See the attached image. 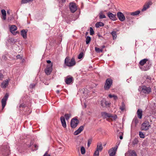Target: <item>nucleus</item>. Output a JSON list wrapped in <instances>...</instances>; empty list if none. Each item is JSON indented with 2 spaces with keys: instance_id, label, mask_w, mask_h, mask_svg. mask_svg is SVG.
Wrapping results in <instances>:
<instances>
[{
  "instance_id": "obj_1",
  "label": "nucleus",
  "mask_w": 156,
  "mask_h": 156,
  "mask_svg": "<svg viewBox=\"0 0 156 156\" xmlns=\"http://www.w3.org/2000/svg\"><path fill=\"white\" fill-rule=\"evenodd\" d=\"M76 63L75 59L72 58L70 59L69 57H66L65 60V64L68 66H74Z\"/></svg>"
},
{
  "instance_id": "obj_2",
  "label": "nucleus",
  "mask_w": 156,
  "mask_h": 156,
  "mask_svg": "<svg viewBox=\"0 0 156 156\" xmlns=\"http://www.w3.org/2000/svg\"><path fill=\"white\" fill-rule=\"evenodd\" d=\"M139 90L141 93L148 94L151 92V89L150 87H147L145 86L140 87Z\"/></svg>"
},
{
  "instance_id": "obj_3",
  "label": "nucleus",
  "mask_w": 156,
  "mask_h": 156,
  "mask_svg": "<svg viewBox=\"0 0 156 156\" xmlns=\"http://www.w3.org/2000/svg\"><path fill=\"white\" fill-rule=\"evenodd\" d=\"M147 59H144L142 60H141L140 62V68L142 70L146 71L147 70L149 69V66H147L146 67L143 66V65H144L147 61Z\"/></svg>"
},
{
  "instance_id": "obj_4",
  "label": "nucleus",
  "mask_w": 156,
  "mask_h": 156,
  "mask_svg": "<svg viewBox=\"0 0 156 156\" xmlns=\"http://www.w3.org/2000/svg\"><path fill=\"white\" fill-rule=\"evenodd\" d=\"M120 143L117 144L116 146L114 147H112L111 149L108 151L109 156H115L116 151L118 147V146L119 145Z\"/></svg>"
},
{
  "instance_id": "obj_5",
  "label": "nucleus",
  "mask_w": 156,
  "mask_h": 156,
  "mask_svg": "<svg viewBox=\"0 0 156 156\" xmlns=\"http://www.w3.org/2000/svg\"><path fill=\"white\" fill-rule=\"evenodd\" d=\"M112 80L111 79H108L106 81V82L104 86L105 90H108L110 88L112 84Z\"/></svg>"
},
{
  "instance_id": "obj_6",
  "label": "nucleus",
  "mask_w": 156,
  "mask_h": 156,
  "mask_svg": "<svg viewBox=\"0 0 156 156\" xmlns=\"http://www.w3.org/2000/svg\"><path fill=\"white\" fill-rule=\"evenodd\" d=\"M150 126L149 122L146 121L142 124L141 129L143 130H147L149 129Z\"/></svg>"
},
{
  "instance_id": "obj_7",
  "label": "nucleus",
  "mask_w": 156,
  "mask_h": 156,
  "mask_svg": "<svg viewBox=\"0 0 156 156\" xmlns=\"http://www.w3.org/2000/svg\"><path fill=\"white\" fill-rule=\"evenodd\" d=\"M79 123V121L78 119H71L70 125L73 128L76 127Z\"/></svg>"
},
{
  "instance_id": "obj_8",
  "label": "nucleus",
  "mask_w": 156,
  "mask_h": 156,
  "mask_svg": "<svg viewBox=\"0 0 156 156\" xmlns=\"http://www.w3.org/2000/svg\"><path fill=\"white\" fill-rule=\"evenodd\" d=\"M53 64H48L47 65L46 69L45 70V73L48 75L50 74L52 70V66Z\"/></svg>"
},
{
  "instance_id": "obj_9",
  "label": "nucleus",
  "mask_w": 156,
  "mask_h": 156,
  "mask_svg": "<svg viewBox=\"0 0 156 156\" xmlns=\"http://www.w3.org/2000/svg\"><path fill=\"white\" fill-rule=\"evenodd\" d=\"M9 97V95L8 94H6L4 97L2 99L1 102L2 104V109L4 108L6 104V101Z\"/></svg>"
},
{
  "instance_id": "obj_10",
  "label": "nucleus",
  "mask_w": 156,
  "mask_h": 156,
  "mask_svg": "<svg viewBox=\"0 0 156 156\" xmlns=\"http://www.w3.org/2000/svg\"><path fill=\"white\" fill-rule=\"evenodd\" d=\"M69 8L71 11L73 13L77 10V7L76 5L73 3H71L69 5Z\"/></svg>"
},
{
  "instance_id": "obj_11",
  "label": "nucleus",
  "mask_w": 156,
  "mask_h": 156,
  "mask_svg": "<svg viewBox=\"0 0 156 156\" xmlns=\"http://www.w3.org/2000/svg\"><path fill=\"white\" fill-rule=\"evenodd\" d=\"M117 16L120 20L123 21L125 20V18L123 14L120 12H119L117 14Z\"/></svg>"
},
{
  "instance_id": "obj_12",
  "label": "nucleus",
  "mask_w": 156,
  "mask_h": 156,
  "mask_svg": "<svg viewBox=\"0 0 156 156\" xmlns=\"http://www.w3.org/2000/svg\"><path fill=\"white\" fill-rule=\"evenodd\" d=\"M152 3L151 2H147L144 6L143 8L142 9V11H144L146 10L147 9L149 8L150 6L151 5Z\"/></svg>"
},
{
  "instance_id": "obj_13",
  "label": "nucleus",
  "mask_w": 156,
  "mask_h": 156,
  "mask_svg": "<svg viewBox=\"0 0 156 156\" xmlns=\"http://www.w3.org/2000/svg\"><path fill=\"white\" fill-rule=\"evenodd\" d=\"M108 15L110 19L113 20H116V18L115 15H114L111 12H108Z\"/></svg>"
},
{
  "instance_id": "obj_14",
  "label": "nucleus",
  "mask_w": 156,
  "mask_h": 156,
  "mask_svg": "<svg viewBox=\"0 0 156 156\" xmlns=\"http://www.w3.org/2000/svg\"><path fill=\"white\" fill-rule=\"evenodd\" d=\"M73 78L69 76H68L65 80V82L67 84H69L72 82Z\"/></svg>"
},
{
  "instance_id": "obj_15",
  "label": "nucleus",
  "mask_w": 156,
  "mask_h": 156,
  "mask_svg": "<svg viewBox=\"0 0 156 156\" xmlns=\"http://www.w3.org/2000/svg\"><path fill=\"white\" fill-rule=\"evenodd\" d=\"M60 119L62 126L64 128H66V125L64 117L61 116L60 118Z\"/></svg>"
},
{
  "instance_id": "obj_16",
  "label": "nucleus",
  "mask_w": 156,
  "mask_h": 156,
  "mask_svg": "<svg viewBox=\"0 0 156 156\" xmlns=\"http://www.w3.org/2000/svg\"><path fill=\"white\" fill-rule=\"evenodd\" d=\"M17 29L16 26L15 25L11 26L10 27V31L14 35H15V31Z\"/></svg>"
},
{
  "instance_id": "obj_17",
  "label": "nucleus",
  "mask_w": 156,
  "mask_h": 156,
  "mask_svg": "<svg viewBox=\"0 0 156 156\" xmlns=\"http://www.w3.org/2000/svg\"><path fill=\"white\" fill-rule=\"evenodd\" d=\"M101 115L104 118H110L112 117V115L111 114H109L105 112H102Z\"/></svg>"
},
{
  "instance_id": "obj_18",
  "label": "nucleus",
  "mask_w": 156,
  "mask_h": 156,
  "mask_svg": "<svg viewBox=\"0 0 156 156\" xmlns=\"http://www.w3.org/2000/svg\"><path fill=\"white\" fill-rule=\"evenodd\" d=\"M27 30H23L21 31V34L24 38H27Z\"/></svg>"
},
{
  "instance_id": "obj_19",
  "label": "nucleus",
  "mask_w": 156,
  "mask_h": 156,
  "mask_svg": "<svg viewBox=\"0 0 156 156\" xmlns=\"http://www.w3.org/2000/svg\"><path fill=\"white\" fill-rule=\"evenodd\" d=\"M102 149L103 147L101 143L100 142L98 143L96 151H98L99 152V151H102Z\"/></svg>"
},
{
  "instance_id": "obj_20",
  "label": "nucleus",
  "mask_w": 156,
  "mask_h": 156,
  "mask_svg": "<svg viewBox=\"0 0 156 156\" xmlns=\"http://www.w3.org/2000/svg\"><path fill=\"white\" fill-rule=\"evenodd\" d=\"M1 12L2 14V19L5 20L6 19V12L5 10L4 9H2L1 11Z\"/></svg>"
},
{
  "instance_id": "obj_21",
  "label": "nucleus",
  "mask_w": 156,
  "mask_h": 156,
  "mask_svg": "<svg viewBox=\"0 0 156 156\" xmlns=\"http://www.w3.org/2000/svg\"><path fill=\"white\" fill-rule=\"evenodd\" d=\"M83 126H81L77 130L75 131L74 134L75 135H78L83 130Z\"/></svg>"
},
{
  "instance_id": "obj_22",
  "label": "nucleus",
  "mask_w": 156,
  "mask_h": 156,
  "mask_svg": "<svg viewBox=\"0 0 156 156\" xmlns=\"http://www.w3.org/2000/svg\"><path fill=\"white\" fill-rule=\"evenodd\" d=\"M126 155H128V156H136L135 153L132 151H129L126 153Z\"/></svg>"
},
{
  "instance_id": "obj_23",
  "label": "nucleus",
  "mask_w": 156,
  "mask_h": 156,
  "mask_svg": "<svg viewBox=\"0 0 156 156\" xmlns=\"http://www.w3.org/2000/svg\"><path fill=\"white\" fill-rule=\"evenodd\" d=\"M9 81L7 80L3 81L1 84V86L3 88H5L8 85Z\"/></svg>"
},
{
  "instance_id": "obj_24",
  "label": "nucleus",
  "mask_w": 156,
  "mask_h": 156,
  "mask_svg": "<svg viewBox=\"0 0 156 156\" xmlns=\"http://www.w3.org/2000/svg\"><path fill=\"white\" fill-rule=\"evenodd\" d=\"M142 111L141 109H138L137 110V113L138 117L141 119L142 117Z\"/></svg>"
},
{
  "instance_id": "obj_25",
  "label": "nucleus",
  "mask_w": 156,
  "mask_h": 156,
  "mask_svg": "<svg viewBox=\"0 0 156 156\" xmlns=\"http://www.w3.org/2000/svg\"><path fill=\"white\" fill-rule=\"evenodd\" d=\"M104 26V24L101 22H97L95 24L96 27L98 28L100 27H102Z\"/></svg>"
},
{
  "instance_id": "obj_26",
  "label": "nucleus",
  "mask_w": 156,
  "mask_h": 156,
  "mask_svg": "<svg viewBox=\"0 0 156 156\" xmlns=\"http://www.w3.org/2000/svg\"><path fill=\"white\" fill-rule=\"evenodd\" d=\"M120 109L122 111H123L125 109V105L124 102H122L121 106L120 107Z\"/></svg>"
},
{
  "instance_id": "obj_27",
  "label": "nucleus",
  "mask_w": 156,
  "mask_h": 156,
  "mask_svg": "<svg viewBox=\"0 0 156 156\" xmlns=\"http://www.w3.org/2000/svg\"><path fill=\"white\" fill-rule=\"evenodd\" d=\"M99 17L100 19L106 18V16L103 14V12L101 11L99 14Z\"/></svg>"
},
{
  "instance_id": "obj_28",
  "label": "nucleus",
  "mask_w": 156,
  "mask_h": 156,
  "mask_svg": "<svg viewBox=\"0 0 156 156\" xmlns=\"http://www.w3.org/2000/svg\"><path fill=\"white\" fill-rule=\"evenodd\" d=\"M108 97L111 98H113L114 100H116L118 99L117 96L114 94L112 95L109 94L108 95Z\"/></svg>"
},
{
  "instance_id": "obj_29",
  "label": "nucleus",
  "mask_w": 156,
  "mask_h": 156,
  "mask_svg": "<svg viewBox=\"0 0 156 156\" xmlns=\"http://www.w3.org/2000/svg\"><path fill=\"white\" fill-rule=\"evenodd\" d=\"M33 0H21V3L22 4H26L30 2H31Z\"/></svg>"
},
{
  "instance_id": "obj_30",
  "label": "nucleus",
  "mask_w": 156,
  "mask_h": 156,
  "mask_svg": "<svg viewBox=\"0 0 156 156\" xmlns=\"http://www.w3.org/2000/svg\"><path fill=\"white\" fill-rule=\"evenodd\" d=\"M80 152L82 154H84L85 153V149L84 147L82 146L80 148Z\"/></svg>"
},
{
  "instance_id": "obj_31",
  "label": "nucleus",
  "mask_w": 156,
  "mask_h": 156,
  "mask_svg": "<svg viewBox=\"0 0 156 156\" xmlns=\"http://www.w3.org/2000/svg\"><path fill=\"white\" fill-rule=\"evenodd\" d=\"M140 11H136L133 12L131 13L130 14L133 16H136L139 14Z\"/></svg>"
},
{
  "instance_id": "obj_32",
  "label": "nucleus",
  "mask_w": 156,
  "mask_h": 156,
  "mask_svg": "<svg viewBox=\"0 0 156 156\" xmlns=\"http://www.w3.org/2000/svg\"><path fill=\"white\" fill-rule=\"evenodd\" d=\"M65 118H66V119L67 120H68L71 117V114L70 113L66 114L65 115Z\"/></svg>"
},
{
  "instance_id": "obj_33",
  "label": "nucleus",
  "mask_w": 156,
  "mask_h": 156,
  "mask_svg": "<svg viewBox=\"0 0 156 156\" xmlns=\"http://www.w3.org/2000/svg\"><path fill=\"white\" fill-rule=\"evenodd\" d=\"M112 34L113 37V38L114 39H116L117 36L116 32L115 31H112Z\"/></svg>"
},
{
  "instance_id": "obj_34",
  "label": "nucleus",
  "mask_w": 156,
  "mask_h": 156,
  "mask_svg": "<svg viewBox=\"0 0 156 156\" xmlns=\"http://www.w3.org/2000/svg\"><path fill=\"white\" fill-rule=\"evenodd\" d=\"M90 35H92L94 34V31L93 28L90 27Z\"/></svg>"
},
{
  "instance_id": "obj_35",
  "label": "nucleus",
  "mask_w": 156,
  "mask_h": 156,
  "mask_svg": "<svg viewBox=\"0 0 156 156\" xmlns=\"http://www.w3.org/2000/svg\"><path fill=\"white\" fill-rule=\"evenodd\" d=\"M95 50L97 52H102V49H100L99 48L95 47Z\"/></svg>"
},
{
  "instance_id": "obj_36",
  "label": "nucleus",
  "mask_w": 156,
  "mask_h": 156,
  "mask_svg": "<svg viewBox=\"0 0 156 156\" xmlns=\"http://www.w3.org/2000/svg\"><path fill=\"white\" fill-rule=\"evenodd\" d=\"M83 56V53L82 52H81L78 55V58L79 59H81Z\"/></svg>"
},
{
  "instance_id": "obj_37",
  "label": "nucleus",
  "mask_w": 156,
  "mask_h": 156,
  "mask_svg": "<svg viewBox=\"0 0 156 156\" xmlns=\"http://www.w3.org/2000/svg\"><path fill=\"white\" fill-rule=\"evenodd\" d=\"M139 136L140 138H144L145 137L144 135L141 132H139Z\"/></svg>"
},
{
  "instance_id": "obj_38",
  "label": "nucleus",
  "mask_w": 156,
  "mask_h": 156,
  "mask_svg": "<svg viewBox=\"0 0 156 156\" xmlns=\"http://www.w3.org/2000/svg\"><path fill=\"white\" fill-rule=\"evenodd\" d=\"M123 133L122 132H120L119 133V137L121 140H122L123 138Z\"/></svg>"
},
{
  "instance_id": "obj_39",
  "label": "nucleus",
  "mask_w": 156,
  "mask_h": 156,
  "mask_svg": "<svg viewBox=\"0 0 156 156\" xmlns=\"http://www.w3.org/2000/svg\"><path fill=\"white\" fill-rule=\"evenodd\" d=\"M99 152L98 151H96L94 154V156H99Z\"/></svg>"
},
{
  "instance_id": "obj_40",
  "label": "nucleus",
  "mask_w": 156,
  "mask_h": 156,
  "mask_svg": "<svg viewBox=\"0 0 156 156\" xmlns=\"http://www.w3.org/2000/svg\"><path fill=\"white\" fill-rule=\"evenodd\" d=\"M92 141V137L90 138L89 139H88V147L91 144Z\"/></svg>"
},
{
  "instance_id": "obj_41",
  "label": "nucleus",
  "mask_w": 156,
  "mask_h": 156,
  "mask_svg": "<svg viewBox=\"0 0 156 156\" xmlns=\"http://www.w3.org/2000/svg\"><path fill=\"white\" fill-rule=\"evenodd\" d=\"M83 102L84 105V106H83V107L84 108H86L87 106V102L85 100V101H83Z\"/></svg>"
},
{
  "instance_id": "obj_42",
  "label": "nucleus",
  "mask_w": 156,
  "mask_h": 156,
  "mask_svg": "<svg viewBox=\"0 0 156 156\" xmlns=\"http://www.w3.org/2000/svg\"><path fill=\"white\" fill-rule=\"evenodd\" d=\"M111 117L112 118V120H115L117 119V116L116 115H113V116H112V117Z\"/></svg>"
},
{
  "instance_id": "obj_43",
  "label": "nucleus",
  "mask_w": 156,
  "mask_h": 156,
  "mask_svg": "<svg viewBox=\"0 0 156 156\" xmlns=\"http://www.w3.org/2000/svg\"><path fill=\"white\" fill-rule=\"evenodd\" d=\"M138 142V140L137 139L134 140L133 141V145H135L136 144H137Z\"/></svg>"
},
{
  "instance_id": "obj_44",
  "label": "nucleus",
  "mask_w": 156,
  "mask_h": 156,
  "mask_svg": "<svg viewBox=\"0 0 156 156\" xmlns=\"http://www.w3.org/2000/svg\"><path fill=\"white\" fill-rule=\"evenodd\" d=\"M105 100H102L101 102V105L102 106H104V103H105Z\"/></svg>"
},
{
  "instance_id": "obj_45",
  "label": "nucleus",
  "mask_w": 156,
  "mask_h": 156,
  "mask_svg": "<svg viewBox=\"0 0 156 156\" xmlns=\"http://www.w3.org/2000/svg\"><path fill=\"white\" fill-rule=\"evenodd\" d=\"M16 58L17 59H21L22 58L21 57L20 55H18L16 56Z\"/></svg>"
},
{
  "instance_id": "obj_46",
  "label": "nucleus",
  "mask_w": 156,
  "mask_h": 156,
  "mask_svg": "<svg viewBox=\"0 0 156 156\" xmlns=\"http://www.w3.org/2000/svg\"><path fill=\"white\" fill-rule=\"evenodd\" d=\"M47 62L49 64H52V63L51 62V61L50 60H47Z\"/></svg>"
},
{
  "instance_id": "obj_47",
  "label": "nucleus",
  "mask_w": 156,
  "mask_h": 156,
  "mask_svg": "<svg viewBox=\"0 0 156 156\" xmlns=\"http://www.w3.org/2000/svg\"><path fill=\"white\" fill-rule=\"evenodd\" d=\"M86 43L87 44H88V36L86 37Z\"/></svg>"
},
{
  "instance_id": "obj_48",
  "label": "nucleus",
  "mask_w": 156,
  "mask_h": 156,
  "mask_svg": "<svg viewBox=\"0 0 156 156\" xmlns=\"http://www.w3.org/2000/svg\"><path fill=\"white\" fill-rule=\"evenodd\" d=\"M105 105L107 106H108V105L109 104V103H108L106 101H105Z\"/></svg>"
},
{
  "instance_id": "obj_49",
  "label": "nucleus",
  "mask_w": 156,
  "mask_h": 156,
  "mask_svg": "<svg viewBox=\"0 0 156 156\" xmlns=\"http://www.w3.org/2000/svg\"><path fill=\"white\" fill-rule=\"evenodd\" d=\"M2 74L0 73V80H2Z\"/></svg>"
},
{
  "instance_id": "obj_50",
  "label": "nucleus",
  "mask_w": 156,
  "mask_h": 156,
  "mask_svg": "<svg viewBox=\"0 0 156 156\" xmlns=\"http://www.w3.org/2000/svg\"><path fill=\"white\" fill-rule=\"evenodd\" d=\"M24 106V104H22L20 105V107H23Z\"/></svg>"
},
{
  "instance_id": "obj_51",
  "label": "nucleus",
  "mask_w": 156,
  "mask_h": 156,
  "mask_svg": "<svg viewBox=\"0 0 156 156\" xmlns=\"http://www.w3.org/2000/svg\"><path fill=\"white\" fill-rule=\"evenodd\" d=\"M43 156H50V154H48L47 153H46L44 154Z\"/></svg>"
},
{
  "instance_id": "obj_52",
  "label": "nucleus",
  "mask_w": 156,
  "mask_h": 156,
  "mask_svg": "<svg viewBox=\"0 0 156 156\" xmlns=\"http://www.w3.org/2000/svg\"><path fill=\"white\" fill-rule=\"evenodd\" d=\"M91 41V38L90 37L88 36V44L89 43V42Z\"/></svg>"
},
{
  "instance_id": "obj_53",
  "label": "nucleus",
  "mask_w": 156,
  "mask_h": 156,
  "mask_svg": "<svg viewBox=\"0 0 156 156\" xmlns=\"http://www.w3.org/2000/svg\"><path fill=\"white\" fill-rule=\"evenodd\" d=\"M56 92L57 93H59V92H60V90H57L56 91Z\"/></svg>"
},
{
  "instance_id": "obj_54",
  "label": "nucleus",
  "mask_w": 156,
  "mask_h": 156,
  "mask_svg": "<svg viewBox=\"0 0 156 156\" xmlns=\"http://www.w3.org/2000/svg\"><path fill=\"white\" fill-rule=\"evenodd\" d=\"M34 147L35 148H37V146L36 145H35V146H34Z\"/></svg>"
},
{
  "instance_id": "obj_55",
  "label": "nucleus",
  "mask_w": 156,
  "mask_h": 156,
  "mask_svg": "<svg viewBox=\"0 0 156 156\" xmlns=\"http://www.w3.org/2000/svg\"><path fill=\"white\" fill-rule=\"evenodd\" d=\"M63 2H65V1H66V0H61Z\"/></svg>"
},
{
  "instance_id": "obj_56",
  "label": "nucleus",
  "mask_w": 156,
  "mask_h": 156,
  "mask_svg": "<svg viewBox=\"0 0 156 156\" xmlns=\"http://www.w3.org/2000/svg\"><path fill=\"white\" fill-rule=\"evenodd\" d=\"M93 86H94L93 87H95L96 86V85L95 84H94Z\"/></svg>"
},
{
  "instance_id": "obj_57",
  "label": "nucleus",
  "mask_w": 156,
  "mask_h": 156,
  "mask_svg": "<svg viewBox=\"0 0 156 156\" xmlns=\"http://www.w3.org/2000/svg\"><path fill=\"white\" fill-rule=\"evenodd\" d=\"M92 68V66H90L89 67V68Z\"/></svg>"
},
{
  "instance_id": "obj_58",
  "label": "nucleus",
  "mask_w": 156,
  "mask_h": 156,
  "mask_svg": "<svg viewBox=\"0 0 156 156\" xmlns=\"http://www.w3.org/2000/svg\"><path fill=\"white\" fill-rule=\"evenodd\" d=\"M135 122H136H136H137V120H135Z\"/></svg>"
},
{
  "instance_id": "obj_59",
  "label": "nucleus",
  "mask_w": 156,
  "mask_h": 156,
  "mask_svg": "<svg viewBox=\"0 0 156 156\" xmlns=\"http://www.w3.org/2000/svg\"><path fill=\"white\" fill-rule=\"evenodd\" d=\"M104 47H105V46H103V48H104Z\"/></svg>"
},
{
  "instance_id": "obj_60",
  "label": "nucleus",
  "mask_w": 156,
  "mask_h": 156,
  "mask_svg": "<svg viewBox=\"0 0 156 156\" xmlns=\"http://www.w3.org/2000/svg\"><path fill=\"white\" fill-rule=\"evenodd\" d=\"M87 33H87V32L86 33V34H87Z\"/></svg>"
},
{
  "instance_id": "obj_61",
  "label": "nucleus",
  "mask_w": 156,
  "mask_h": 156,
  "mask_svg": "<svg viewBox=\"0 0 156 156\" xmlns=\"http://www.w3.org/2000/svg\"><path fill=\"white\" fill-rule=\"evenodd\" d=\"M11 40H13V39H11Z\"/></svg>"
}]
</instances>
